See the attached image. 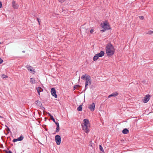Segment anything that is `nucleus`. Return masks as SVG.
Here are the masks:
<instances>
[{
    "mask_svg": "<svg viewBox=\"0 0 153 153\" xmlns=\"http://www.w3.org/2000/svg\"><path fill=\"white\" fill-rule=\"evenodd\" d=\"M83 130L87 133L90 131V124L89 121L87 119H85L82 124Z\"/></svg>",
    "mask_w": 153,
    "mask_h": 153,
    "instance_id": "f257e3e1",
    "label": "nucleus"
},
{
    "mask_svg": "<svg viewBox=\"0 0 153 153\" xmlns=\"http://www.w3.org/2000/svg\"><path fill=\"white\" fill-rule=\"evenodd\" d=\"M105 50L108 56H112L114 53L115 50L111 44H107Z\"/></svg>",
    "mask_w": 153,
    "mask_h": 153,
    "instance_id": "f03ea898",
    "label": "nucleus"
},
{
    "mask_svg": "<svg viewBox=\"0 0 153 153\" xmlns=\"http://www.w3.org/2000/svg\"><path fill=\"white\" fill-rule=\"evenodd\" d=\"M101 26L102 27L101 31L102 32H104L106 30H109L110 29L109 24L107 21H105L101 23Z\"/></svg>",
    "mask_w": 153,
    "mask_h": 153,
    "instance_id": "7ed1b4c3",
    "label": "nucleus"
},
{
    "mask_svg": "<svg viewBox=\"0 0 153 153\" xmlns=\"http://www.w3.org/2000/svg\"><path fill=\"white\" fill-rule=\"evenodd\" d=\"M85 80V89H86L87 86L90 85L91 84V76H86Z\"/></svg>",
    "mask_w": 153,
    "mask_h": 153,
    "instance_id": "20e7f679",
    "label": "nucleus"
},
{
    "mask_svg": "<svg viewBox=\"0 0 153 153\" xmlns=\"http://www.w3.org/2000/svg\"><path fill=\"white\" fill-rule=\"evenodd\" d=\"M55 141L57 145H59L61 143V138L59 135H56L55 137Z\"/></svg>",
    "mask_w": 153,
    "mask_h": 153,
    "instance_id": "39448f33",
    "label": "nucleus"
},
{
    "mask_svg": "<svg viewBox=\"0 0 153 153\" xmlns=\"http://www.w3.org/2000/svg\"><path fill=\"white\" fill-rule=\"evenodd\" d=\"M150 98V95L149 94H147L144 97V99L143 100V102L144 103H146L149 100Z\"/></svg>",
    "mask_w": 153,
    "mask_h": 153,
    "instance_id": "423d86ee",
    "label": "nucleus"
},
{
    "mask_svg": "<svg viewBox=\"0 0 153 153\" xmlns=\"http://www.w3.org/2000/svg\"><path fill=\"white\" fill-rule=\"evenodd\" d=\"M51 95L54 97L55 98L57 97V95L56 94V91L55 89L54 88H52L51 89Z\"/></svg>",
    "mask_w": 153,
    "mask_h": 153,
    "instance_id": "0eeeda50",
    "label": "nucleus"
},
{
    "mask_svg": "<svg viewBox=\"0 0 153 153\" xmlns=\"http://www.w3.org/2000/svg\"><path fill=\"white\" fill-rule=\"evenodd\" d=\"M95 108V104L94 103H93L92 104L89 105V108L90 109L91 111H93Z\"/></svg>",
    "mask_w": 153,
    "mask_h": 153,
    "instance_id": "6e6552de",
    "label": "nucleus"
},
{
    "mask_svg": "<svg viewBox=\"0 0 153 153\" xmlns=\"http://www.w3.org/2000/svg\"><path fill=\"white\" fill-rule=\"evenodd\" d=\"M27 68L28 71H30L33 74H34L35 73V69L31 66H28Z\"/></svg>",
    "mask_w": 153,
    "mask_h": 153,
    "instance_id": "1a4fd4ad",
    "label": "nucleus"
},
{
    "mask_svg": "<svg viewBox=\"0 0 153 153\" xmlns=\"http://www.w3.org/2000/svg\"><path fill=\"white\" fill-rule=\"evenodd\" d=\"M12 6L14 9H17L19 5L17 4L16 3V2L14 1H13L12 2Z\"/></svg>",
    "mask_w": 153,
    "mask_h": 153,
    "instance_id": "9d476101",
    "label": "nucleus"
},
{
    "mask_svg": "<svg viewBox=\"0 0 153 153\" xmlns=\"http://www.w3.org/2000/svg\"><path fill=\"white\" fill-rule=\"evenodd\" d=\"M118 93L117 92H115L113 93L110 95H109L108 96V98H110L111 97H115L118 96Z\"/></svg>",
    "mask_w": 153,
    "mask_h": 153,
    "instance_id": "9b49d317",
    "label": "nucleus"
},
{
    "mask_svg": "<svg viewBox=\"0 0 153 153\" xmlns=\"http://www.w3.org/2000/svg\"><path fill=\"white\" fill-rule=\"evenodd\" d=\"M36 90L39 95H40V92L42 91H43V89L39 87H38L37 88Z\"/></svg>",
    "mask_w": 153,
    "mask_h": 153,
    "instance_id": "f8f14e48",
    "label": "nucleus"
},
{
    "mask_svg": "<svg viewBox=\"0 0 153 153\" xmlns=\"http://www.w3.org/2000/svg\"><path fill=\"white\" fill-rule=\"evenodd\" d=\"M100 57L99 56L98 53L95 54V56H94L93 58V60L94 61H95L97 60L99 57Z\"/></svg>",
    "mask_w": 153,
    "mask_h": 153,
    "instance_id": "ddd939ff",
    "label": "nucleus"
},
{
    "mask_svg": "<svg viewBox=\"0 0 153 153\" xmlns=\"http://www.w3.org/2000/svg\"><path fill=\"white\" fill-rule=\"evenodd\" d=\"M30 82L32 84H34L36 83V81L35 79L33 78H31L30 79Z\"/></svg>",
    "mask_w": 153,
    "mask_h": 153,
    "instance_id": "4468645a",
    "label": "nucleus"
},
{
    "mask_svg": "<svg viewBox=\"0 0 153 153\" xmlns=\"http://www.w3.org/2000/svg\"><path fill=\"white\" fill-rule=\"evenodd\" d=\"M98 54L99 56L100 57H101L104 55L105 53L103 51H101L99 53H98Z\"/></svg>",
    "mask_w": 153,
    "mask_h": 153,
    "instance_id": "2eb2a0df",
    "label": "nucleus"
},
{
    "mask_svg": "<svg viewBox=\"0 0 153 153\" xmlns=\"http://www.w3.org/2000/svg\"><path fill=\"white\" fill-rule=\"evenodd\" d=\"M128 132L129 131L127 128L124 129L122 131V132L124 134H127L128 133Z\"/></svg>",
    "mask_w": 153,
    "mask_h": 153,
    "instance_id": "dca6fc26",
    "label": "nucleus"
},
{
    "mask_svg": "<svg viewBox=\"0 0 153 153\" xmlns=\"http://www.w3.org/2000/svg\"><path fill=\"white\" fill-rule=\"evenodd\" d=\"M82 105H80L77 108V110L78 111H81L82 110Z\"/></svg>",
    "mask_w": 153,
    "mask_h": 153,
    "instance_id": "f3484780",
    "label": "nucleus"
},
{
    "mask_svg": "<svg viewBox=\"0 0 153 153\" xmlns=\"http://www.w3.org/2000/svg\"><path fill=\"white\" fill-rule=\"evenodd\" d=\"M36 103L38 106H41L42 105V104L41 102L38 101H36L35 102Z\"/></svg>",
    "mask_w": 153,
    "mask_h": 153,
    "instance_id": "a211bd4d",
    "label": "nucleus"
},
{
    "mask_svg": "<svg viewBox=\"0 0 153 153\" xmlns=\"http://www.w3.org/2000/svg\"><path fill=\"white\" fill-rule=\"evenodd\" d=\"M99 149L101 151H102L104 153L103 149V148L102 147V146H101V145H100L99 146Z\"/></svg>",
    "mask_w": 153,
    "mask_h": 153,
    "instance_id": "6ab92c4d",
    "label": "nucleus"
},
{
    "mask_svg": "<svg viewBox=\"0 0 153 153\" xmlns=\"http://www.w3.org/2000/svg\"><path fill=\"white\" fill-rule=\"evenodd\" d=\"M23 136H21L20 137L18 138V141H21L23 139Z\"/></svg>",
    "mask_w": 153,
    "mask_h": 153,
    "instance_id": "aec40b11",
    "label": "nucleus"
},
{
    "mask_svg": "<svg viewBox=\"0 0 153 153\" xmlns=\"http://www.w3.org/2000/svg\"><path fill=\"white\" fill-rule=\"evenodd\" d=\"M86 76H89V75L87 74H85V75H82L81 76V78L82 79H84V78H85V79H86Z\"/></svg>",
    "mask_w": 153,
    "mask_h": 153,
    "instance_id": "412c9836",
    "label": "nucleus"
},
{
    "mask_svg": "<svg viewBox=\"0 0 153 153\" xmlns=\"http://www.w3.org/2000/svg\"><path fill=\"white\" fill-rule=\"evenodd\" d=\"M1 77L2 78L4 79L7 78V76L5 74H3L1 76Z\"/></svg>",
    "mask_w": 153,
    "mask_h": 153,
    "instance_id": "4be33fe9",
    "label": "nucleus"
},
{
    "mask_svg": "<svg viewBox=\"0 0 153 153\" xmlns=\"http://www.w3.org/2000/svg\"><path fill=\"white\" fill-rule=\"evenodd\" d=\"M59 126H57L56 128V132H58L59 131Z\"/></svg>",
    "mask_w": 153,
    "mask_h": 153,
    "instance_id": "5701e85b",
    "label": "nucleus"
},
{
    "mask_svg": "<svg viewBox=\"0 0 153 153\" xmlns=\"http://www.w3.org/2000/svg\"><path fill=\"white\" fill-rule=\"evenodd\" d=\"M51 119L55 123V119L54 118L53 116H51V117H50Z\"/></svg>",
    "mask_w": 153,
    "mask_h": 153,
    "instance_id": "b1692460",
    "label": "nucleus"
},
{
    "mask_svg": "<svg viewBox=\"0 0 153 153\" xmlns=\"http://www.w3.org/2000/svg\"><path fill=\"white\" fill-rule=\"evenodd\" d=\"M153 31H149L147 33V34H151L152 33H152Z\"/></svg>",
    "mask_w": 153,
    "mask_h": 153,
    "instance_id": "393cba45",
    "label": "nucleus"
},
{
    "mask_svg": "<svg viewBox=\"0 0 153 153\" xmlns=\"http://www.w3.org/2000/svg\"><path fill=\"white\" fill-rule=\"evenodd\" d=\"M5 126L7 127V128L6 129V130H7V131H10V130L9 129V128H8V127L7 126Z\"/></svg>",
    "mask_w": 153,
    "mask_h": 153,
    "instance_id": "a878e982",
    "label": "nucleus"
},
{
    "mask_svg": "<svg viewBox=\"0 0 153 153\" xmlns=\"http://www.w3.org/2000/svg\"><path fill=\"white\" fill-rule=\"evenodd\" d=\"M18 141V138H17V139H13V142H15Z\"/></svg>",
    "mask_w": 153,
    "mask_h": 153,
    "instance_id": "bb28decb",
    "label": "nucleus"
},
{
    "mask_svg": "<svg viewBox=\"0 0 153 153\" xmlns=\"http://www.w3.org/2000/svg\"><path fill=\"white\" fill-rule=\"evenodd\" d=\"M140 19L143 20L144 19V17L143 16H139Z\"/></svg>",
    "mask_w": 153,
    "mask_h": 153,
    "instance_id": "cd10ccee",
    "label": "nucleus"
},
{
    "mask_svg": "<svg viewBox=\"0 0 153 153\" xmlns=\"http://www.w3.org/2000/svg\"><path fill=\"white\" fill-rule=\"evenodd\" d=\"M89 145L91 146H92V147H93V144H92V143H91V142H90V143L89 144Z\"/></svg>",
    "mask_w": 153,
    "mask_h": 153,
    "instance_id": "c85d7f7f",
    "label": "nucleus"
},
{
    "mask_svg": "<svg viewBox=\"0 0 153 153\" xmlns=\"http://www.w3.org/2000/svg\"><path fill=\"white\" fill-rule=\"evenodd\" d=\"M94 30H93V29H91V30H90V33H91V34H92V33L94 32Z\"/></svg>",
    "mask_w": 153,
    "mask_h": 153,
    "instance_id": "c756f323",
    "label": "nucleus"
},
{
    "mask_svg": "<svg viewBox=\"0 0 153 153\" xmlns=\"http://www.w3.org/2000/svg\"><path fill=\"white\" fill-rule=\"evenodd\" d=\"M55 123V124H56V125L57 127V126H59V123H57V122H56Z\"/></svg>",
    "mask_w": 153,
    "mask_h": 153,
    "instance_id": "7c9ffc66",
    "label": "nucleus"
},
{
    "mask_svg": "<svg viewBox=\"0 0 153 153\" xmlns=\"http://www.w3.org/2000/svg\"><path fill=\"white\" fill-rule=\"evenodd\" d=\"M5 153H12L10 151H6Z\"/></svg>",
    "mask_w": 153,
    "mask_h": 153,
    "instance_id": "2f4dec72",
    "label": "nucleus"
},
{
    "mask_svg": "<svg viewBox=\"0 0 153 153\" xmlns=\"http://www.w3.org/2000/svg\"><path fill=\"white\" fill-rule=\"evenodd\" d=\"M2 7V4L1 1H0V8H1Z\"/></svg>",
    "mask_w": 153,
    "mask_h": 153,
    "instance_id": "473e14b6",
    "label": "nucleus"
},
{
    "mask_svg": "<svg viewBox=\"0 0 153 153\" xmlns=\"http://www.w3.org/2000/svg\"><path fill=\"white\" fill-rule=\"evenodd\" d=\"M75 86L76 87V88H78L80 87V86L79 85H75Z\"/></svg>",
    "mask_w": 153,
    "mask_h": 153,
    "instance_id": "72a5a7b5",
    "label": "nucleus"
},
{
    "mask_svg": "<svg viewBox=\"0 0 153 153\" xmlns=\"http://www.w3.org/2000/svg\"><path fill=\"white\" fill-rule=\"evenodd\" d=\"M77 88L75 86V85L74 87V90L75 89Z\"/></svg>",
    "mask_w": 153,
    "mask_h": 153,
    "instance_id": "f704fd0d",
    "label": "nucleus"
},
{
    "mask_svg": "<svg viewBox=\"0 0 153 153\" xmlns=\"http://www.w3.org/2000/svg\"><path fill=\"white\" fill-rule=\"evenodd\" d=\"M37 20L38 21V22H39V25H40V22L39 21V19H38V18H37Z\"/></svg>",
    "mask_w": 153,
    "mask_h": 153,
    "instance_id": "c9c22d12",
    "label": "nucleus"
},
{
    "mask_svg": "<svg viewBox=\"0 0 153 153\" xmlns=\"http://www.w3.org/2000/svg\"><path fill=\"white\" fill-rule=\"evenodd\" d=\"M48 115H49V116L50 117H51V116H52V115H51V114H50V113H48Z\"/></svg>",
    "mask_w": 153,
    "mask_h": 153,
    "instance_id": "e433bc0d",
    "label": "nucleus"
},
{
    "mask_svg": "<svg viewBox=\"0 0 153 153\" xmlns=\"http://www.w3.org/2000/svg\"><path fill=\"white\" fill-rule=\"evenodd\" d=\"M88 31L87 30H86V32L87 33H88Z\"/></svg>",
    "mask_w": 153,
    "mask_h": 153,
    "instance_id": "4c0bfd02",
    "label": "nucleus"
},
{
    "mask_svg": "<svg viewBox=\"0 0 153 153\" xmlns=\"http://www.w3.org/2000/svg\"><path fill=\"white\" fill-rule=\"evenodd\" d=\"M59 1L61 2V3H62L63 2V1H62V0H61V1Z\"/></svg>",
    "mask_w": 153,
    "mask_h": 153,
    "instance_id": "58836bf2",
    "label": "nucleus"
},
{
    "mask_svg": "<svg viewBox=\"0 0 153 153\" xmlns=\"http://www.w3.org/2000/svg\"><path fill=\"white\" fill-rule=\"evenodd\" d=\"M22 52H23V53H25V51H22Z\"/></svg>",
    "mask_w": 153,
    "mask_h": 153,
    "instance_id": "ea45409f",
    "label": "nucleus"
},
{
    "mask_svg": "<svg viewBox=\"0 0 153 153\" xmlns=\"http://www.w3.org/2000/svg\"><path fill=\"white\" fill-rule=\"evenodd\" d=\"M78 80H79V81L80 80V78L79 77V79Z\"/></svg>",
    "mask_w": 153,
    "mask_h": 153,
    "instance_id": "a19ab883",
    "label": "nucleus"
},
{
    "mask_svg": "<svg viewBox=\"0 0 153 153\" xmlns=\"http://www.w3.org/2000/svg\"><path fill=\"white\" fill-rule=\"evenodd\" d=\"M0 117H2L1 116H0Z\"/></svg>",
    "mask_w": 153,
    "mask_h": 153,
    "instance_id": "79ce46f5",
    "label": "nucleus"
},
{
    "mask_svg": "<svg viewBox=\"0 0 153 153\" xmlns=\"http://www.w3.org/2000/svg\"><path fill=\"white\" fill-rule=\"evenodd\" d=\"M153 33V32H152Z\"/></svg>",
    "mask_w": 153,
    "mask_h": 153,
    "instance_id": "37998d69",
    "label": "nucleus"
}]
</instances>
